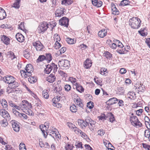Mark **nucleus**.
<instances>
[{"instance_id":"obj_59","label":"nucleus","mask_w":150,"mask_h":150,"mask_svg":"<svg viewBox=\"0 0 150 150\" xmlns=\"http://www.w3.org/2000/svg\"><path fill=\"white\" fill-rule=\"evenodd\" d=\"M143 147L144 148L148 150H150V146L146 144L142 143Z\"/></svg>"},{"instance_id":"obj_2","label":"nucleus","mask_w":150,"mask_h":150,"mask_svg":"<svg viewBox=\"0 0 150 150\" xmlns=\"http://www.w3.org/2000/svg\"><path fill=\"white\" fill-rule=\"evenodd\" d=\"M141 21L137 17H133L129 20V25L133 29H138L140 26Z\"/></svg>"},{"instance_id":"obj_45","label":"nucleus","mask_w":150,"mask_h":150,"mask_svg":"<svg viewBox=\"0 0 150 150\" xmlns=\"http://www.w3.org/2000/svg\"><path fill=\"white\" fill-rule=\"evenodd\" d=\"M129 3L128 0H123L121 1L120 4L122 6H124L128 5Z\"/></svg>"},{"instance_id":"obj_37","label":"nucleus","mask_w":150,"mask_h":150,"mask_svg":"<svg viewBox=\"0 0 150 150\" xmlns=\"http://www.w3.org/2000/svg\"><path fill=\"white\" fill-rule=\"evenodd\" d=\"M24 23L21 22L20 24L18 25V29H21L25 33L26 31V30L25 29L24 26Z\"/></svg>"},{"instance_id":"obj_11","label":"nucleus","mask_w":150,"mask_h":150,"mask_svg":"<svg viewBox=\"0 0 150 150\" xmlns=\"http://www.w3.org/2000/svg\"><path fill=\"white\" fill-rule=\"evenodd\" d=\"M13 129L16 132H17L20 130V127L18 124V122L15 120H13L11 121Z\"/></svg>"},{"instance_id":"obj_10","label":"nucleus","mask_w":150,"mask_h":150,"mask_svg":"<svg viewBox=\"0 0 150 150\" xmlns=\"http://www.w3.org/2000/svg\"><path fill=\"white\" fill-rule=\"evenodd\" d=\"M69 19L66 17H63L59 20V24L62 26L67 27L69 25Z\"/></svg>"},{"instance_id":"obj_54","label":"nucleus","mask_w":150,"mask_h":150,"mask_svg":"<svg viewBox=\"0 0 150 150\" xmlns=\"http://www.w3.org/2000/svg\"><path fill=\"white\" fill-rule=\"evenodd\" d=\"M41 128L42 129H41V128H40L41 130V131L42 132V133L43 134V135L44 137H46V136L47 135V133L45 131V128H44V127L43 126V128H42V127H41Z\"/></svg>"},{"instance_id":"obj_61","label":"nucleus","mask_w":150,"mask_h":150,"mask_svg":"<svg viewBox=\"0 0 150 150\" xmlns=\"http://www.w3.org/2000/svg\"><path fill=\"white\" fill-rule=\"evenodd\" d=\"M144 120L146 125H149V122H150V120L149 117L147 116H145L144 117Z\"/></svg>"},{"instance_id":"obj_31","label":"nucleus","mask_w":150,"mask_h":150,"mask_svg":"<svg viewBox=\"0 0 150 150\" xmlns=\"http://www.w3.org/2000/svg\"><path fill=\"white\" fill-rule=\"evenodd\" d=\"M45 59L48 63H49L52 59V57L51 54L50 53L46 54L45 56Z\"/></svg>"},{"instance_id":"obj_38","label":"nucleus","mask_w":150,"mask_h":150,"mask_svg":"<svg viewBox=\"0 0 150 150\" xmlns=\"http://www.w3.org/2000/svg\"><path fill=\"white\" fill-rule=\"evenodd\" d=\"M8 121V120H7V119H5L3 120H2L0 122V123L1 125V126L3 127H5L6 126L8 123L7 122V121Z\"/></svg>"},{"instance_id":"obj_63","label":"nucleus","mask_w":150,"mask_h":150,"mask_svg":"<svg viewBox=\"0 0 150 150\" xmlns=\"http://www.w3.org/2000/svg\"><path fill=\"white\" fill-rule=\"evenodd\" d=\"M12 112L13 113L16 115V116H19L20 113H19V112L17 111L15 109H12Z\"/></svg>"},{"instance_id":"obj_32","label":"nucleus","mask_w":150,"mask_h":150,"mask_svg":"<svg viewBox=\"0 0 150 150\" xmlns=\"http://www.w3.org/2000/svg\"><path fill=\"white\" fill-rule=\"evenodd\" d=\"M28 81L31 83H33L37 81L36 78L35 76H30L28 78Z\"/></svg>"},{"instance_id":"obj_8","label":"nucleus","mask_w":150,"mask_h":150,"mask_svg":"<svg viewBox=\"0 0 150 150\" xmlns=\"http://www.w3.org/2000/svg\"><path fill=\"white\" fill-rule=\"evenodd\" d=\"M16 79L11 76L6 75L4 77L2 80L5 83L10 84L11 82H13Z\"/></svg>"},{"instance_id":"obj_46","label":"nucleus","mask_w":150,"mask_h":150,"mask_svg":"<svg viewBox=\"0 0 150 150\" xmlns=\"http://www.w3.org/2000/svg\"><path fill=\"white\" fill-rule=\"evenodd\" d=\"M23 56L26 58L28 59L30 56V54L27 51H25L23 52Z\"/></svg>"},{"instance_id":"obj_62","label":"nucleus","mask_w":150,"mask_h":150,"mask_svg":"<svg viewBox=\"0 0 150 150\" xmlns=\"http://www.w3.org/2000/svg\"><path fill=\"white\" fill-rule=\"evenodd\" d=\"M74 132L76 134H79L80 133V132H81V131L78 128H77V127H75V128L74 129Z\"/></svg>"},{"instance_id":"obj_1","label":"nucleus","mask_w":150,"mask_h":150,"mask_svg":"<svg viewBox=\"0 0 150 150\" xmlns=\"http://www.w3.org/2000/svg\"><path fill=\"white\" fill-rule=\"evenodd\" d=\"M32 107V105L27 100H24L22 101V103L19 106L15 105L14 108L18 110L21 109L23 112L30 116H33L34 113L30 109Z\"/></svg>"},{"instance_id":"obj_27","label":"nucleus","mask_w":150,"mask_h":150,"mask_svg":"<svg viewBox=\"0 0 150 150\" xmlns=\"http://www.w3.org/2000/svg\"><path fill=\"white\" fill-rule=\"evenodd\" d=\"M128 98L131 100H134L136 98L135 93L134 92H130L127 94Z\"/></svg>"},{"instance_id":"obj_13","label":"nucleus","mask_w":150,"mask_h":150,"mask_svg":"<svg viewBox=\"0 0 150 150\" xmlns=\"http://www.w3.org/2000/svg\"><path fill=\"white\" fill-rule=\"evenodd\" d=\"M59 65L63 67L64 68H68L70 66L69 62L67 59L59 61Z\"/></svg>"},{"instance_id":"obj_33","label":"nucleus","mask_w":150,"mask_h":150,"mask_svg":"<svg viewBox=\"0 0 150 150\" xmlns=\"http://www.w3.org/2000/svg\"><path fill=\"white\" fill-rule=\"evenodd\" d=\"M52 70V67H51V65L48 64L47 65L46 68L45 69V72L47 74H49Z\"/></svg>"},{"instance_id":"obj_57","label":"nucleus","mask_w":150,"mask_h":150,"mask_svg":"<svg viewBox=\"0 0 150 150\" xmlns=\"http://www.w3.org/2000/svg\"><path fill=\"white\" fill-rule=\"evenodd\" d=\"M19 117L21 118L24 119H26L28 117L27 115L26 114L23 113H21Z\"/></svg>"},{"instance_id":"obj_34","label":"nucleus","mask_w":150,"mask_h":150,"mask_svg":"<svg viewBox=\"0 0 150 150\" xmlns=\"http://www.w3.org/2000/svg\"><path fill=\"white\" fill-rule=\"evenodd\" d=\"M144 135L145 137L148 138L150 141V129H146L145 131Z\"/></svg>"},{"instance_id":"obj_36","label":"nucleus","mask_w":150,"mask_h":150,"mask_svg":"<svg viewBox=\"0 0 150 150\" xmlns=\"http://www.w3.org/2000/svg\"><path fill=\"white\" fill-rule=\"evenodd\" d=\"M7 55L9 56V57L11 58V59H16V57L14 55V53L11 51H9L7 53Z\"/></svg>"},{"instance_id":"obj_20","label":"nucleus","mask_w":150,"mask_h":150,"mask_svg":"<svg viewBox=\"0 0 150 150\" xmlns=\"http://www.w3.org/2000/svg\"><path fill=\"white\" fill-rule=\"evenodd\" d=\"M19 83L16 81V80L9 85V87L11 89L16 88L18 86Z\"/></svg>"},{"instance_id":"obj_9","label":"nucleus","mask_w":150,"mask_h":150,"mask_svg":"<svg viewBox=\"0 0 150 150\" xmlns=\"http://www.w3.org/2000/svg\"><path fill=\"white\" fill-rule=\"evenodd\" d=\"M0 115L2 117L5 119H7L9 121L11 119L9 114L6 110L4 109H1L0 110Z\"/></svg>"},{"instance_id":"obj_15","label":"nucleus","mask_w":150,"mask_h":150,"mask_svg":"<svg viewBox=\"0 0 150 150\" xmlns=\"http://www.w3.org/2000/svg\"><path fill=\"white\" fill-rule=\"evenodd\" d=\"M16 38L18 41L20 42H22L25 40L24 36L20 33H18L16 34Z\"/></svg>"},{"instance_id":"obj_4","label":"nucleus","mask_w":150,"mask_h":150,"mask_svg":"<svg viewBox=\"0 0 150 150\" xmlns=\"http://www.w3.org/2000/svg\"><path fill=\"white\" fill-rule=\"evenodd\" d=\"M129 119L132 124L133 126L137 128L141 127L142 126V123L140 122L136 116H130Z\"/></svg>"},{"instance_id":"obj_17","label":"nucleus","mask_w":150,"mask_h":150,"mask_svg":"<svg viewBox=\"0 0 150 150\" xmlns=\"http://www.w3.org/2000/svg\"><path fill=\"white\" fill-rule=\"evenodd\" d=\"M107 31L106 30L103 29L100 30L98 33V36L101 38H103L106 36Z\"/></svg>"},{"instance_id":"obj_43","label":"nucleus","mask_w":150,"mask_h":150,"mask_svg":"<svg viewBox=\"0 0 150 150\" xmlns=\"http://www.w3.org/2000/svg\"><path fill=\"white\" fill-rule=\"evenodd\" d=\"M1 104L3 107L6 108L7 106V103L4 99H2L1 101Z\"/></svg>"},{"instance_id":"obj_28","label":"nucleus","mask_w":150,"mask_h":150,"mask_svg":"<svg viewBox=\"0 0 150 150\" xmlns=\"http://www.w3.org/2000/svg\"><path fill=\"white\" fill-rule=\"evenodd\" d=\"M96 123V122L92 120L89 123L90 125H89V127L91 131H93L94 130V129H95V125Z\"/></svg>"},{"instance_id":"obj_21","label":"nucleus","mask_w":150,"mask_h":150,"mask_svg":"<svg viewBox=\"0 0 150 150\" xmlns=\"http://www.w3.org/2000/svg\"><path fill=\"white\" fill-rule=\"evenodd\" d=\"M91 2L92 4L94 6H96L98 7H101L103 4L102 2L100 0L98 1V4L96 3L97 2V0H91Z\"/></svg>"},{"instance_id":"obj_25","label":"nucleus","mask_w":150,"mask_h":150,"mask_svg":"<svg viewBox=\"0 0 150 150\" xmlns=\"http://www.w3.org/2000/svg\"><path fill=\"white\" fill-rule=\"evenodd\" d=\"M1 39L2 41L6 45H8L9 43L10 39L6 36L3 35L1 37Z\"/></svg>"},{"instance_id":"obj_50","label":"nucleus","mask_w":150,"mask_h":150,"mask_svg":"<svg viewBox=\"0 0 150 150\" xmlns=\"http://www.w3.org/2000/svg\"><path fill=\"white\" fill-rule=\"evenodd\" d=\"M106 71V68H102L100 69V73L102 75H104L107 73Z\"/></svg>"},{"instance_id":"obj_14","label":"nucleus","mask_w":150,"mask_h":150,"mask_svg":"<svg viewBox=\"0 0 150 150\" xmlns=\"http://www.w3.org/2000/svg\"><path fill=\"white\" fill-rule=\"evenodd\" d=\"M56 79V77L54 74H51L47 78L46 80L50 83H53Z\"/></svg>"},{"instance_id":"obj_18","label":"nucleus","mask_w":150,"mask_h":150,"mask_svg":"<svg viewBox=\"0 0 150 150\" xmlns=\"http://www.w3.org/2000/svg\"><path fill=\"white\" fill-rule=\"evenodd\" d=\"M118 101V99L115 98H113L110 99L108 100L106 103L107 104H108L109 105H111L113 104L116 103Z\"/></svg>"},{"instance_id":"obj_47","label":"nucleus","mask_w":150,"mask_h":150,"mask_svg":"<svg viewBox=\"0 0 150 150\" xmlns=\"http://www.w3.org/2000/svg\"><path fill=\"white\" fill-rule=\"evenodd\" d=\"M86 106L88 108L90 109H91L94 106V103L92 101H90L87 103Z\"/></svg>"},{"instance_id":"obj_24","label":"nucleus","mask_w":150,"mask_h":150,"mask_svg":"<svg viewBox=\"0 0 150 150\" xmlns=\"http://www.w3.org/2000/svg\"><path fill=\"white\" fill-rule=\"evenodd\" d=\"M136 89L138 92L142 91L144 90L145 88L142 84L140 83L139 85L136 84L135 86Z\"/></svg>"},{"instance_id":"obj_35","label":"nucleus","mask_w":150,"mask_h":150,"mask_svg":"<svg viewBox=\"0 0 150 150\" xmlns=\"http://www.w3.org/2000/svg\"><path fill=\"white\" fill-rule=\"evenodd\" d=\"M70 110L73 112H76L77 111V109L76 106L74 104H72L70 107Z\"/></svg>"},{"instance_id":"obj_30","label":"nucleus","mask_w":150,"mask_h":150,"mask_svg":"<svg viewBox=\"0 0 150 150\" xmlns=\"http://www.w3.org/2000/svg\"><path fill=\"white\" fill-rule=\"evenodd\" d=\"M78 123L79 125L81 126L82 127H86L87 125V124L86 123V121L82 119L78 120Z\"/></svg>"},{"instance_id":"obj_42","label":"nucleus","mask_w":150,"mask_h":150,"mask_svg":"<svg viewBox=\"0 0 150 150\" xmlns=\"http://www.w3.org/2000/svg\"><path fill=\"white\" fill-rule=\"evenodd\" d=\"M108 115L110 117V120L111 122H113L115 120V118L111 112H109L108 113Z\"/></svg>"},{"instance_id":"obj_55","label":"nucleus","mask_w":150,"mask_h":150,"mask_svg":"<svg viewBox=\"0 0 150 150\" xmlns=\"http://www.w3.org/2000/svg\"><path fill=\"white\" fill-rule=\"evenodd\" d=\"M54 38L55 40H56V42L59 41L61 40L60 37L57 34H56L54 35Z\"/></svg>"},{"instance_id":"obj_3","label":"nucleus","mask_w":150,"mask_h":150,"mask_svg":"<svg viewBox=\"0 0 150 150\" xmlns=\"http://www.w3.org/2000/svg\"><path fill=\"white\" fill-rule=\"evenodd\" d=\"M33 69L32 65L30 64H27L26 66L25 70H21V74H23L25 78H27L32 75L31 73L33 71Z\"/></svg>"},{"instance_id":"obj_60","label":"nucleus","mask_w":150,"mask_h":150,"mask_svg":"<svg viewBox=\"0 0 150 150\" xmlns=\"http://www.w3.org/2000/svg\"><path fill=\"white\" fill-rule=\"evenodd\" d=\"M75 145L76 146V148H83L82 143L81 142H76V143Z\"/></svg>"},{"instance_id":"obj_53","label":"nucleus","mask_w":150,"mask_h":150,"mask_svg":"<svg viewBox=\"0 0 150 150\" xmlns=\"http://www.w3.org/2000/svg\"><path fill=\"white\" fill-rule=\"evenodd\" d=\"M61 46L60 43L58 42H56L54 45V47L56 49H58Z\"/></svg>"},{"instance_id":"obj_5","label":"nucleus","mask_w":150,"mask_h":150,"mask_svg":"<svg viewBox=\"0 0 150 150\" xmlns=\"http://www.w3.org/2000/svg\"><path fill=\"white\" fill-rule=\"evenodd\" d=\"M51 25V24H48L45 22L43 23H40L37 28V30L39 33H43L48 28V25Z\"/></svg>"},{"instance_id":"obj_29","label":"nucleus","mask_w":150,"mask_h":150,"mask_svg":"<svg viewBox=\"0 0 150 150\" xmlns=\"http://www.w3.org/2000/svg\"><path fill=\"white\" fill-rule=\"evenodd\" d=\"M117 50V52L119 53L122 54L125 53V52L126 50V48L124 47H119Z\"/></svg>"},{"instance_id":"obj_40","label":"nucleus","mask_w":150,"mask_h":150,"mask_svg":"<svg viewBox=\"0 0 150 150\" xmlns=\"http://www.w3.org/2000/svg\"><path fill=\"white\" fill-rule=\"evenodd\" d=\"M45 59V56L44 55H40L39 56L37 60V62H41Z\"/></svg>"},{"instance_id":"obj_48","label":"nucleus","mask_w":150,"mask_h":150,"mask_svg":"<svg viewBox=\"0 0 150 150\" xmlns=\"http://www.w3.org/2000/svg\"><path fill=\"white\" fill-rule=\"evenodd\" d=\"M66 40L67 42L69 44H72L74 43V39L68 38H66Z\"/></svg>"},{"instance_id":"obj_19","label":"nucleus","mask_w":150,"mask_h":150,"mask_svg":"<svg viewBox=\"0 0 150 150\" xmlns=\"http://www.w3.org/2000/svg\"><path fill=\"white\" fill-rule=\"evenodd\" d=\"M112 13L115 15H117L119 13V11L116 8L115 6L113 4H111Z\"/></svg>"},{"instance_id":"obj_49","label":"nucleus","mask_w":150,"mask_h":150,"mask_svg":"<svg viewBox=\"0 0 150 150\" xmlns=\"http://www.w3.org/2000/svg\"><path fill=\"white\" fill-rule=\"evenodd\" d=\"M19 148L20 150H26L25 144L22 143L20 144Z\"/></svg>"},{"instance_id":"obj_39","label":"nucleus","mask_w":150,"mask_h":150,"mask_svg":"<svg viewBox=\"0 0 150 150\" xmlns=\"http://www.w3.org/2000/svg\"><path fill=\"white\" fill-rule=\"evenodd\" d=\"M49 123L48 122H46L45 123V125H40L39 126V127L40 128H41V127H42V128H43V126L44 127V128L45 130H47V129L49 128Z\"/></svg>"},{"instance_id":"obj_51","label":"nucleus","mask_w":150,"mask_h":150,"mask_svg":"<svg viewBox=\"0 0 150 150\" xmlns=\"http://www.w3.org/2000/svg\"><path fill=\"white\" fill-rule=\"evenodd\" d=\"M64 88L65 91H69L71 90V87L70 85L67 84L64 86Z\"/></svg>"},{"instance_id":"obj_12","label":"nucleus","mask_w":150,"mask_h":150,"mask_svg":"<svg viewBox=\"0 0 150 150\" xmlns=\"http://www.w3.org/2000/svg\"><path fill=\"white\" fill-rule=\"evenodd\" d=\"M65 8H64L59 7L55 11V15L57 17L63 16L65 12Z\"/></svg>"},{"instance_id":"obj_64","label":"nucleus","mask_w":150,"mask_h":150,"mask_svg":"<svg viewBox=\"0 0 150 150\" xmlns=\"http://www.w3.org/2000/svg\"><path fill=\"white\" fill-rule=\"evenodd\" d=\"M59 74L63 77H66L67 76V74L66 73L63 71L61 70H59L58 71Z\"/></svg>"},{"instance_id":"obj_23","label":"nucleus","mask_w":150,"mask_h":150,"mask_svg":"<svg viewBox=\"0 0 150 150\" xmlns=\"http://www.w3.org/2000/svg\"><path fill=\"white\" fill-rule=\"evenodd\" d=\"M76 86V88L77 91L80 93L83 92L84 89L83 87L78 83H76L74 84Z\"/></svg>"},{"instance_id":"obj_58","label":"nucleus","mask_w":150,"mask_h":150,"mask_svg":"<svg viewBox=\"0 0 150 150\" xmlns=\"http://www.w3.org/2000/svg\"><path fill=\"white\" fill-rule=\"evenodd\" d=\"M69 80L72 83H76V78H73L72 77H70L69 78Z\"/></svg>"},{"instance_id":"obj_26","label":"nucleus","mask_w":150,"mask_h":150,"mask_svg":"<svg viewBox=\"0 0 150 150\" xmlns=\"http://www.w3.org/2000/svg\"><path fill=\"white\" fill-rule=\"evenodd\" d=\"M50 91L49 89L44 90L42 92V96L45 99H47L49 97V94L48 92Z\"/></svg>"},{"instance_id":"obj_56","label":"nucleus","mask_w":150,"mask_h":150,"mask_svg":"<svg viewBox=\"0 0 150 150\" xmlns=\"http://www.w3.org/2000/svg\"><path fill=\"white\" fill-rule=\"evenodd\" d=\"M55 90L56 91L55 92L56 93H59V92L61 91L62 89V87L61 86L58 85V86H56L55 87Z\"/></svg>"},{"instance_id":"obj_22","label":"nucleus","mask_w":150,"mask_h":150,"mask_svg":"<svg viewBox=\"0 0 150 150\" xmlns=\"http://www.w3.org/2000/svg\"><path fill=\"white\" fill-rule=\"evenodd\" d=\"M6 16V13L4 10L0 7V20L4 19Z\"/></svg>"},{"instance_id":"obj_52","label":"nucleus","mask_w":150,"mask_h":150,"mask_svg":"<svg viewBox=\"0 0 150 150\" xmlns=\"http://www.w3.org/2000/svg\"><path fill=\"white\" fill-rule=\"evenodd\" d=\"M105 56L107 58H109L112 57V55L108 52H106L104 53Z\"/></svg>"},{"instance_id":"obj_7","label":"nucleus","mask_w":150,"mask_h":150,"mask_svg":"<svg viewBox=\"0 0 150 150\" xmlns=\"http://www.w3.org/2000/svg\"><path fill=\"white\" fill-rule=\"evenodd\" d=\"M33 46L38 51H42L44 47V45L39 41L34 42L33 43Z\"/></svg>"},{"instance_id":"obj_16","label":"nucleus","mask_w":150,"mask_h":150,"mask_svg":"<svg viewBox=\"0 0 150 150\" xmlns=\"http://www.w3.org/2000/svg\"><path fill=\"white\" fill-rule=\"evenodd\" d=\"M92 64L91 60L89 59H87L84 63V67L85 68L88 69L91 66Z\"/></svg>"},{"instance_id":"obj_6","label":"nucleus","mask_w":150,"mask_h":150,"mask_svg":"<svg viewBox=\"0 0 150 150\" xmlns=\"http://www.w3.org/2000/svg\"><path fill=\"white\" fill-rule=\"evenodd\" d=\"M74 101L75 104L79 107L83 108V104L82 100L76 94L74 95Z\"/></svg>"},{"instance_id":"obj_41","label":"nucleus","mask_w":150,"mask_h":150,"mask_svg":"<svg viewBox=\"0 0 150 150\" xmlns=\"http://www.w3.org/2000/svg\"><path fill=\"white\" fill-rule=\"evenodd\" d=\"M21 0H16V2L14 3L13 7L16 8H18L20 6L19 5Z\"/></svg>"},{"instance_id":"obj_44","label":"nucleus","mask_w":150,"mask_h":150,"mask_svg":"<svg viewBox=\"0 0 150 150\" xmlns=\"http://www.w3.org/2000/svg\"><path fill=\"white\" fill-rule=\"evenodd\" d=\"M73 2V0H63L62 2V4H67L68 5L71 4Z\"/></svg>"}]
</instances>
